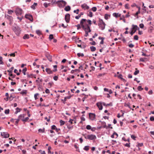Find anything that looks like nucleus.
<instances>
[{
    "label": "nucleus",
    "instance_id": "1",
    "mask_svg": "<svg viewBox=\"0 0 154 154\" xmlns=\"http://www.w3.org/2000/svg\"><path fill=\"white\" fill-rule=\"evenodd\" d=\"M82 135L84 137L85 139L90 140H95L97 137L96 136L93 134L87 135L86 134H83Z\"/></svg>",
    "mask_w": 154,
    "mask_h": 154
},
{
    "label": "nucleus",
    "instance_id": "2",
    "mask_svg": "<svg viewBox=\"0 0 154 154\" xmlns=\"http://www.w3.org/2000/svg\"><path fill=\"white\" fill-rule=\"evenodd\" d=\"M12 30L14 31L17 35H19L21 32L20 28L17 25L15 26H14L12 27Z\"/></svg>",
    "mask_w": 154,
    "mask_h": 154
},
{
    "label": "nucleus",
    "instance_id": "3",
    "mask_svg": "<svg viewBox=\"0 0 154 154\" xmlns=\"http://www.w3.org/2000/svg\"><path fill=\"white\" fill-rule=\"evenodd\" d=\"M132 27L131 29L132 30L130 32V33L131 35H132L136 32L137 30H139L140 29L136 25L133 24L132 25Z\"/></svg>",
    "mask_w": 154,
    "mask_h": 154
},
{
    "label": "nucleus",
    "instance_id": "4",
    "mask_svg": "<svg viewBox=\"0 0 154 154\" xmlns=\"http://www.w3.org/2000/svg\"><path fill=\"white\" fill-rule=\"evenodd\" d=\"M58 7L60 8H63L66 5L67 3L63 0H60L57 2Z\"/></svg>",
    "mask_w": 154,
    "mask_h": 154
},
{
    "label": "nucleus",
    "instance_id": "5",
    "mask_svg": "<svg viewBox=\"0 0 154 154\" xmlns=\"http://www.w3.org/2000/svg\"><path fill=\"white\" fill-rule=\"evenodd\" d=\"M87 20L85 19H82L81 20L80 22V24L81 26V27L83 29H86L85 28V27L86 26V23L84 25V23Z\"/></svg>",
    "mask_w": 154,
    "mask_h": 154
},
{
    "label": "nucleus",
    "instance_id": "6",
    "mask_svg": "<svg viewBox=\"0 0 154 154\" xmlns=\"http://www.w3.org/2000/svg\"><path fill=\"white\" fill-rule=\"evenodd\" d=\"M23 10L20 8H17L15 11V12L17 16L20 15L22 14Z\"/></svg>",
    "mask_w": 154,
    "mask_h": 154
},
{
    "label": "nucleus",
    "instance_id": "7",
    "mask_svg": "<svg viewBox=\"0 0 154 154\" xmlns=\"http://www.w3.org/2000/svg\"><path fill=\"white\" fill-rule=\"evenodd\" d=\"M1 135L5 138H7L9 137V134L7 132H1Z\"/></svg>",
    "mask_w": 154,
    "mask_h": 154
},
{
    "label": "nucleus",
    "instance_id": "8",
    "mask_svg": "<svg viewBox=\"0 0 154 154\" xmlns=\"http://www.w3.org/2000/svg\"><path fill=\"white\" fill-rule=\"evenodd\" d=\"M25 18L28 19L31 22H32L33 21V18L31 15L26 14L25 15Z\"/></svg>",
    "mask_w": 154,
    "mask_h": 154
},
{
    "label": "nucleus",
    "instance_id": "9",
    "mask_svg": "<svg viewBox=\"0 0 154 154\" xmlns=\"http://www.w3.org/2000/svg\"><path fill=\"white\" fill-rule=\"evenodd\" d=\"M70 15L69 14H66L65 15V20L67 23L69 21Z\"/></svg>",
    "mask_w": 154,
    "mask_h": 154
},
{
    "label": "nucleus",
    "instance_id": "10",
    "mask_svg": "<svg viewBox=\"0 0 154 154\" xmlns=\"http://www.w3.org/2000/svg\"><path fill=\"white\" fill-rule=\"evenodd\" d=\"M89 116L90 119L92 120H93L95 119V114L90 113L89 114Z\"/></svg>",
    "mask_w": 154,
    "mask_h": 154
},
{
    "label": "nucleus",
    "instance_id": "11",
    "mask_svg": "<svg viewBox=\"0 0 154 154\" xmlns=\"http://www.w3.org/2000/svg\"><path fill=\"white\" fill-rule=\"evenodd\" d=\"M86 27H85V28L86 29H83L84 31L87 30L88 32H91V30L90 29V26L87 23H86Z\"/></svg>",
    "mask_w": 154,
    "mask_h": 154
},
{
    "label": "nucleus",
    "instance_id": "12",
    "mask_svg": "<svg viewBox=\"0 0 154 154\" xmlns=\"http://www.w3.org/2000/svg\"><path fill=\"white\" fill-rule=\"evenodd\" d=\"M97 106L98 107L100 110H101L103 109V106L102 102H98L96 104Z\"/></svg>",
    "mask_w": 154,
    "mask_h": 154
},
{
    "label": "nucleus",
    "instance_id": "13",
    "mask_svg": "<svg viewBox=\"0 0 154 154\" xmlns=\"http://www.w3.org/2000/svg\"><path fill=\"white\" fill-rule=\"evenodd\" d=\"M81 7L82 8L84 9V10H88L89 8V7L85 3L82 5Z\"/></svg>",
    "mask_w": 154,
    "mask_h": 154
},
{
    "label": "nucleus",
    "instance_id": "14",
    "mask_svg": "<svg viewBox=\"0 0 154 154\" xmlns=\"http://www.w3.org/2000/svg\"><path fill=\"white\" fill-rule=\"evenodd\" d=\"M46 71L48 74H52L53 73V70H51V69L49 68H46Z\"/></svg>",
    "mask_w": 154,
    "mask_h": 154
},
{
    "label": "nucleus",
    "instance_id": "15",
    "mask_svg": "<svg viewBox=\"0 0 154 154\" xmlns=\"http://www.w3.org/2000/svg\"><path fill=\"white\" fill-rule=\"evenodd\" d=\"M106 26L105 23L104 24L100 25H98L100 28V29L101 30H103L105 28V26Z\"/></svg>",
    "mask_w": 154,
    "mask_h": 154
},
{
    "label": "nucleus",
    "instance_id": "16",
    "mask_svg": "<svg viewBox=\"0 0 154 154\" xmlns=\"http://www.w3.org/2000/svg\"><path fill=\"white\" fill-rule=\"evenodd\" d=\"M99 23H98V25H100L104 24H105V23L103 21L102 19H100L99 18Z\"/></svg>",
    "mask_w": 154,
    "mask_h": 154
},
{
    "label": "nucleus",
    "instance_id": "17",
    "mask_svg": "<svg viewBox=\"0 0 154 154\" xmlns=\"http://www.w3.org/2000/svg\"><path fill=\"white\" fill-rule=\"evenodd\" d=\"M70 7L69 5H68L66 6L65 8H64V10L66 11H69L70 10Z\"/></svg>",
    "mask_w": 154,
    "mask_h": 154
},
{
    "label": "nucleus",
    "instance_id": "18",
    "mask_svg": "<svg viewBox=\"0 0 154 154\" xmlns=\"http://www.w3.org/2000/svg\"><path fill=\"white\" fill-rule=\"evenodd\" d=\"M102 104H103V105L104 106H112V104L111 103H108L107 104H106V103L104 102H102Z\"/></svg>",
    "mask_w": 154,
    "mask_h": 154
},
{
    "label": "nucleus",
    "instance_id": "19",
    "mask_svg": "<svg viewBox=\"0 0 154 154\" xmlns=\"http://www.w3.org/2000/svg\"><path fill=\"white\" fill-rule=\"evenodd\" d=\"M14 68V67H11L9 70H7V72H9V74H12L13 70Z\"/></svg>",
    "mask_w": 154,
    "mask_h": 154
},
{
    "label": "nucleus",
    "instance_id": "20",
    "mask_svg": "<svg viewBox=\"0 0 154 154\" xmlns=\"http://www.w3.org/2000/svg\"><path fill=\"white\" fill-rule=\"evenodd\" d=\"M73 94L72 95H70L69 96H67L64 97V101H66L67 99H70L73 96Z\"/></svg>",
    "mask_w": 154,
    "mask_h": 154
},
{
    "label": "nucleus",
    "instance_id": "21",
    "mask_svg": "<svg viewBox=\"0 0 154 154\" xmlns=\"http://www.w3.org/2000/svg\"><path fill=\"white\" fill-rule=\"evenodd\" d=\"M37 5V3L34 2L33 3V4L31 5V8L33 9L34 10L35 8V6H36Z\"/></svg>",
    "mask_w": 154,
    "mask_h": 154
},
{
    "label": "nucleus",
    "instance_id": "22",
    "mask_svg": "<svg viewBox=\"0 0 154 154\" xmlns=\"http://www.w3.org/2000/svg\"><path fill=\"white\" fill-rule=\"evenodd\" d=\"M16 111L15 112V114H17L18 112H19L20 110H21V109L20 108H19L18 107H17L16 109Z\"/></svg>",
    "mask_w": 154,
    "mask_h": 154
},
{
    "label": "nucleus",
    "instance_id": "23",
    "mask_svg": "<svg viewBox=\"0 0 154 154\" xmlns=\"http://www.w3.org/2000/svg\"><path fill=\"white\" fill-rule=\"evenodd\" d=\"M31 76H32L31 77L32 78L34 77L35 78H36L35 75H34L33 74H30V75L28 74H27V77L30 78Z\"/></svg>",
    "mask_w": 154,
    "mask_h": 154
},
{
    "label": "nucleus",
    "instance_id": "24",
    "mask_svg": "<svg viewBox=\"0 0 154 154\" xmlns=\"http://www.w3.org/2000/svg\"><path fill=\"white\" fill-rule=\"evenodd\" d=\"M90 48L91 49V51L92 52L96 50V48L94 46H91L90 47Z\"/></svg>",
    "mask_w": 154,
    "mask_h": 154
},
{
    "label": "nucleus",
    "instance_id": "25",
    "mask_svg": "<svg viewBox=\"0 0 154 154\" xmlns=\"http://www.w3.org/2000/svg\"><path fill=\"white\" fill-rule=\"evenodd\" d=\"M25 116V115L24 114H22L20 115L18 118L20 119H23Z\"/></svg>",
    "mask_w": 154,
    "mask_h": 154
},
{
    "label": "nucleus",
    "instance_id": "26",
    "mask_svg": "<svg viewBox=\"0 0 154 154\" xmlns=\"http://www.w3.org/2000/svg\"><path fill=\"white\" fill-rule=\"evenodd\" d=\"M29 38V35L28 34H25L23 37V38L24 39H28Z\"/></svg>",
    "mask_w": 154,
    "mask_h": 154
},
{
    "label": "nucleus",
    "instance_id": "27",
    "mask_svg": "<svg viewBox=\"0 0 154 154\" xmlns=\"http://www.w3.org/2000/svg\"><path fill=\"white\" fill-rule=\"evenodd\" d=\"M45 128H43V129H42L41 128H39L38 130V131L39 132H41L42 133H45Z\"/></svg>",
    "mask_w": 154,
    "mask_h": 154
},
{
    "label": "nucleus",
    "instance_id": "28",
    "mask_svg": "<svg viewBox=\"0 0 154 154\" xmlns=\"http://www.w3.org/2000/svg\"><path fill=\"white\" fill-rule=\"evenodd\" d=\"M27 93V91L26 90H23L22 91L20 92V94L23 95Z\"/></svg>",
    "mask_w": 154,
    "mask_h": 154
},
{
    "label": "nucleus",
    "instance_id": "29",
    "mask_svg": "<svg viewBox=\"0 0 154 154\" xmlns=\"http://www.w3.org/2000/svg\"><path fill=\"white\" fill-rule=\"evenodd\" d=\"M142 5L143 7V12L144 13H145L146 12V7L144 6V3H143Z\"/></svg>",
    "mask_w": 154,
    "mask_h": 154
},
{
    "label": "nucleus",
    "instance_id": "30",
    "mask_svg": "<svg viewBox=\"0 0 154 154\" xmlns=\"http://www.w3.org/2000/svg\"><path fill=\"white\" fill-rule=\"evenodd\" d=\"M135 69L136 70L135 71L134 73V75H136L139 72V71L138 70H137V68H136Z\"/></svg>",
    "mask_w": 154,
    "mask_h": 154
},
{
    "label": "nucleus",
    "instance_id": "31",
    "mask_svg": "<svg viewBox=\"0 0 154 154\" xmlns=\"http://www.w3.org/2000/svg\"><path fill=\"white\" fill-rule=\"evenodd\" d=\"M4 116V115L3 114H0V119H4L5 118V117L3 116Z\"/></svg>",
    "mask_w": 154,
    "mask_h": 154
},
{
    "label": "nucleus",
    "instance_id": "32",
    "mask_svg": "<svg viewBox=\"0 0 154 154\" xmlns=\"http://www.w3.org/2000/svg\"><path fill=\"white\" fill-rule=\"evenodd\" d=\"M60 126H62L64 125L65 123V122L62 120H60Z\"/></svg>",
    "mask_w": 154,
    "mask_h": 154
},
{
    "label": "nucleus",
    "instance_id": "33",
    "mask_svg": "<svg viewBox=\"0 0 154 154\" xmlns=\"http://www.w3.org/2000/svg\"><path fill=\"white\" fill-rule=\"evenodd\" d=\"M89 146H85L84 148L83 149L85 150L86 151H88L89 149Z\"/></svg>",
    "mask_w": 154,
    "mask_h": 154
},
{
    "label": "nucleus",
    "instance_id": "34",
    "mask_svg": "<svg viewBox=\"0 0 154 154\" xmlns=\"http://www.w3.org/2000/svg\"><path fill=\"white\" fill-rule=\"evenodd\" d=\"M140 13V11H138L137 12H136V13H135V14H134V16L135 17L137 16V18H138V15Z\"/></svg>",
    "mask_w": 154,
    "mask_h": 154
},
{
    "label": "nucleus",
    "instance_id": "35",
    "mask_svg": "<svg viewBox=\"0 0 154 154\" xmlns=\"http://www.w3.org/2000/svg\"><path fill=\"white\" fill-rule=\"evenodd\" d=\"M27 70V68L26 67H25L22 70V72L23 73L24 75H26V72Z\"/></svg>",
    "mask_w": 154,
    "mask_h": 154
},
{
    "label": "nucleus",
    "instance_id": "36",
    "mask_svg": "<svg viewBox=\"0 0 154 154\" xmlns=\"http://www.w3.org/2000/svg\"><path fill=\"white\" fill-rule=\"evenodd\" d=\"M54 38V36L53 34H50L49 35V39L50 40H51Z\"/></svg>",
    "mask_w": 154,
    "mask_h": 154
},
{
    "label": "nucleus",
    "instance_id": "37",
    "mask_svg": "<svg viewBox=\"0 0 154 154\" xmlns=\"http://www.w3.org/2000/svg\"><path fill=\"white\" fill-rule=\"evenodd\" d=\"M53 67L54 68V69L53 70V72H56L57 71V66L56 65L53 66Z\"/></svg>",
    "mask_w": 154,
    "mask_h": 154
},
{
    "label": "nucleus",
    "instance_id": "38",
    "mask_svg": "<svg viewBox=\"0 0 154 154\" xmlns=\"http://www.w3.org/2000/svg\"><path fill=\"white\" fill-rule=\"evenodd\" d=\"M29 119V118L28 117H26L25 119H21V120L24 122H26Z\"/></svg>",
    "mask_w": 154,
    "mask_h": 154
},
{
    "label": "nucleus",
    "instance_id": "39",
    "mask_svg": "<svg viewBox=\"0 0 154 154\" xmlns=\"http://www.w3.org/2000/svg\"><path fill=\"white\" fill-rule=\"evenodd\" d=\"M143 145V143H138L136 146L137 147H141Z\"/></svg>",
    "mask_w": 154,
    "mask_h": 154
},
{
    "label": "nucleus",
    "instance_id": "40",
    "mask_svg": "<svg viewBox=\"0 0 154 154\" xmlns=\"http://www.w3.org/2000/svg\"><path fill=\"white\" fill-rule=\"evenodd\" d=\"M15 120H16V121L15 122V125H17V124H18L19 120H20L18 118L17 119H15Z\"/></svg>",
    "mask_w": 154,
    "mask_h": 154
},
{
    "label": "nucleus",
    "instance_id": "41",
    "mask_svg": "<svg viewBox=\"0 0 154 154\" xmlns=\"http://www.w3.org/2000/svg\"><path fill=\"white\" fill-rule=\"evenodd\" d=\"M88 16L90 17H92L93 16L92 12L91 11H89V14H88Z\"/></svg>",
    "mask_w": 154,
    "mask_h": 154
},
{
    "label": "nucleus",
    "instance_id": "42",
    "mask_svg": "<svg viewBox=\"0 0 154 154\" xmlns=\"http://www.w3.org/2000/svg\"><path fill=\"white\" fill-rule=\"evenodd\" d=\"M47 57L48 58V60L50 61V62L52 61V60L51 57L50 55H48V56H47Z\"/></svg>",
    "mask_w": 154,
    "mask_h": 154
},
{
    "label": "nucleus",
    "instance_id": "43",
    "mask_svg": "<svg viewBox=\"0 0 154 154\" xmlns=\"http://www.w3.org/2000/svg\"><path fill=\"white\" fill-rule=\"evenodd\" d=\"M118 13H114L112 15L114 17H115L116 18H117L118 17Z\"/></svg>",
    "mask_w": 154,
    "mask_h": 154
},
{
    "label": "nucleus",
    "instance_id": "44",
    "mask_svg": "<svg viewBox=\"0 0 154 154\" xmlns=\"http://www.w3.org/2000/svg\"><path fill=\"white\" fill-rule=\"evenodd\" d=\"M110 17V15H109L107 14H106L104 16V18L106 20H107L108 19V17Z\"/></svg>",
    "mask_w": 154,
    "mask_h": 154
},
{
    "label": "nucleus",
    "instance_id": "45",
    "mask_svg": "<svg viewBox=\"0 0 154 154\" xmlns=\"http://www.w3.org/2000/svg\"><path fill=\"white\" fill-rule=\"evenodd\" d=\"M10 110L9 109H6L5 111V113L6 114H9Z\"/></svg>",
    "mask_w": 154,
    "mask_h": 154
},
{
    "label": "nucleus",
    "instance_id": "46",
    "mask_svg": "<svg viewBox=\"0 0 154 154\" xmlns=\"http://www.w3.org/2000/svg\"><path fill=\"white\" fill-rule=\"evenodd\" d=\"M88 23V25L90 26L92 24L91 21L90 20H86Z\"/></svg>",
    "mask_w": 154,
    "mask_h": 154
},
{
    "label": "nucleus",
    "instance_id": "47",
    "mask_svg": "<svg viewBox=\"0 0 154 154\" xmlns=\"http://www.w3.org/2000/svg\"><path fill=\"white\" fill-rule=\"evenodd\" d=\"M36 32L37 33V34L38 35H40L41 34V32L39 30H36Z\"/></svg>",
    "mask_w": 154,
    "mask_h": 154
},
{
    "label": "nucleus",
    "instance_id": "48",
    "mask_svg": "<svg viewBox=\"0 0 154 154\" xmlns=\"http://www.w3.org/2000/svg\"><path fill=\"white\" fill-rule=\"evenodd\" d=\"M14 97H13V96L12 95V94H11L9 97L10 100L11 101L12 100Z\"/></svg>",
    "mask_w": 154,
    "mask_h": 154
},
{
    "label": "nucleus",
    "instance_id": "49",
    "mask_svg": "<svg viewBox=\"0 0 154 154\" xmlns=\"http://www.w3.org/2000/svg\"><path fill=\"white\" fill-rule=\"evenodd\" d=\"M9 76L12 77V78H15L16 75H13L12 74H8Z\"/></svg>",
    "mask_w": 154,
    "mask_h": 154
},
{
    "label": "nucleus",
    "instance_id": "50",
    "mask_svg": "<svg viewBox=\"0 0 154 154\" xmlns=\"http://www.w3.org/2000/svg\"><path fill=\"white\" fill-rule=\"evenodd\" d=\"M91 126L89 125H87L86 126V128L88 130L91 129Z\"/></svg>",
    "mask_w": 154,
    "mask_h": 154
},
{
    "label": "nucleus",
    "instance_id": "51",
    "mask_svg": "<svg viewBox=\"0 0 154 154\" xmlns=\"http://www.w3.org/2000/svg\"><path fill=\"white\" fill-rule=\"evenodd\" d=\"M137 89L139 91H141L143 89V88H142L141 86H138L137 88Z\"/></svg>",
    "mask_w": 154,
    "mask_h": 154
},
{
    "label": "nucleus",
    "instance_id": "52",
    "mask_svg": "<svg viewBox=\"0 0 154 154\" xmlns=\"http://www.w3.org/2000/svg\"><path fill=\"white\" fill-rule=\"evenodd\" d=\"M138 36L137 35H135L134 36V39L135 40H137L138 39Z\"/></svg>",
    "mask_w": 154,
    "mask_h": 154
},
{
    "label": "nucleus",
    "instance_id": "53",
    "mask_svg": "<svg viewBox=\"0 0 154 154\" xmlns=\"http://www.w3.org/2000/svg\"><path fill=\"white\" fill-rule=\"evenodd\" d=\"M2 59L3 58L1 56L0 57V64H3V63L2 61Z\"/></svg>",
    "mask_w": 154,
    "mask_h": 154
},
{
    "label": "nucleus",
    "instance_id": "54",
    "mask_svg": "<svg viewBox=\"0 0 154 154\" xmlns=\"http://www.w3.org/2000/svg\"><path fill=\"white\" fill-rule=\"evenodd\" d=\"M97 8L95 7H94L92 8V11L94 12L96 11L97 10Z\"/></svg>",
    "mask_w": 154,
    "mask_h": 154
},
{
    "label": "nucleus",
    "instance_id": "55",
    "mask_svg": "<svg viewBox=\"0 0 154 154\" xmlns=\"http://www.w3.org/2000/svg\"><path fill=\"white\" fill-rule=\"evenodd\" d=\"M90 44L92 45H96V43L94 41H93L92 42H90Z\"/></svg>",
    "mask_w": 154,
    "mask_h": 154
},
{
    "label": "nucleus",
    "instance_id": "56",
    "mask_svg": "<svg viewBox=\"0 0 154 154\" xmlns=\"http://www.w3.org/2000/svg\"><path fill=\"white\" fill-rule=\"evenodd\" d=\"M85 34L84 36L85 37H87L88 35V32L87 30L85 31Z\"/></svg>",
    "mask_w": 154,
    "mask_h": 154
},
{
    "label": "nucleus",
    "instance_id": "57",
    "mask_svg": "<svg viewBox=\"0 0 154 154\" xmlns=\"http://www.w3.org/2000/svg\"><path fill=\"white\" fill-rule=\"evenodd\" d=\"M39 95L38 93H36L34 94V98L35 100L38 99L37 96Z\"/></svg>",
    "mask_w": 154,
    "mask_h": 154
},
{
    "label": "nucleus",
    "instance_id": "58",
    "mask_svg": "<svg viewBox=\"0 0 154 154\" xmlns=\"http://www.w3.org/2000/svg\"><path fill=\"white\" fill-rule=\"evenodd\" d=\"M131 138H132L134 140H136L135 139V138H136V137H135V136H134L133 135H131Z\"/></svg>",
    "mask_w": 154,
    "mask_h": 154
},
{
    "label": "nucleus",
    "instance_id": "59",
    "mask_svg": "<svg viewBox=\"0 0 154 154\" xmlns=\"http://www.w3.org/2000/svg\"><path fill=\"white\" fill-rule=\"evenodd\" d=\"M129 5L128 4H126L125 5V7L126 9H129V8L128 7Z\"/></svg>",
    "mask_w": 154,
    "mask_h": 154
},
{
    "label": "nucleus",
    "instance_id": "60",
    "mask_svg": "<svg viewBox=\"0 0 154 154\" xmlns=\"http://www.w3.org/2000/svg\"><path fill=\"white\" fill-rule=\"evenodd\" d=\"M75 26L77 27L78 30L79 29L81 28L80 25L79 24L75 25Z\"/></svg>",
    "mask_w": 154,
    "mask_h": 154
},
{
    "label": "nucleus",
    "instance_id": "61",
    "mask_svg": "<svg viewBox=\"0 0 154 154\" xmlns=\"http://www.w3.org/2000/svg\"><path fill=\"white\" fill-rule=\"evenodd\" d=\"M56 128V127L55 125H53L51 126V129L52 130H55Z\"/></svg>",
    "mask_w": 154,
    "mask_h": 154
},
{
    "label": "nucleus",
    "instance_id": "62",
    "mask_svg": "<svg viewBox=\"0 0 154 154\" xmlns=\"http://www.w3.org/2000/svg\"><path fill=\"white\" fill-rule=\"evenodd\" d=\"M55 81H57L58 79V77L57 76H55L53 77Z\"/></svg>",
    "mask_w": 154,
    "mask_h": 154
},
{
    "label": "nucleus",
    "instance_id": "63",
    "mask_svg": "<svg viewBox=\"0 0 154 154\" xmlns=\"http://www.w3.org/2000/svg\"><path fill=\"white\" fill-rule=\"evenodd\" d=\"M13 12V11L12 10H8V14H11Z\"/></svg>",
    "mask_w": 154,
    "mask_h": 154
},
{
    "label": "nucleus",
    "instance_id": "64",
    "mask_svg": "<svg viewBox=\"0 0 154 154\" xmlns=\"http://www.w3.org/2000/svg\"><path fill=\"white\" fill-rule=\"evenodd\" d=\"M118 77L120 79H121V80L122 79H123V78L122 77V74H119V75H118Z\"/></svg>",
    "mask_w": 154,
    "mask_h": 154
}]
</instances>
